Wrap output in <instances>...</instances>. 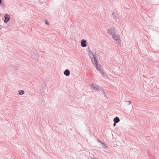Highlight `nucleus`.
<instances>
[{
    "label": "nucleus",
    "mask_w": 159,
    "mask_h": 159,
    "mask_svg": "<svg viewBox=\"0 0 159 159\" xmlns=\"http://www.w3.org/2000/svg\"><path fill=\"white\" fill-rule=\"evenodd\" d=\"M120 121V119L117 116H116L115 118H114L113 120L114 122H115L117 123H118Z\"/></svg>",
    "instance_id": "9"
},
{
    "label": "nucleus",
    "mask_w": 159,
    "mask_h": 159,
    "mask_svg": "<svg viewBox=\"0 0 159 159\" xmlns=\"http://www.w3.org/2000/svg\"><path fill=\"white\" fill-rule=\"evenodd\" d=\"M116 17V16L115 15H114L113 18L115 19V18Z\"/></svg>",
    "instance_id": "19"
},
{
    "label": "nucleus",
    "mask_w": 159,
    "mask_h": 159,
    "mask_svg": "<svg viewBox=\"0 0 159 159\" xmlns=\"http://www.w3.org/2000/svg\"><path fill=\"white\" fill-rule=\"evenodd\" d=\"M90 58L91 59V61L93 63L94 65L95 66L96 68L98 70L100 71L101 70V68L100 66H99L98 64V60L96 58V57L94 56V57H93L91 58V57H90Z\"/></svg>",
    "instance_id": "1"
},
{
    "label": "nucleus",
    "mask_w": 159,
    "mask_h": 159,
    "mask_svg": "<svg viewBox=\"0 0 159 159\" xmlns=\"http://www.w3.org/2000/svg\"><path fill=\"white\" fill-rule=\"evenodd\" d=\"M19 94L20 95H22L25 93V92L23 90H20L19 91Z\"/></svg>",
    "instance_id": "12"
},
{
    "label": "nucleus",
    "mask_w": 159,
    "mask_h": 159,
    "mask_svg": "<svg viewBox=\"0 0 159 159\" xmlns=\"http://www.w3.org/2000/svg\"><path fill=\"white\" fill-rule=\"evenodd\" d=\"M38 57V54L36 52L34 54H33L32 55V58L34 59H36V58Z\"/></svg>",
    "instance_id": "10"
},
{
    "label": "nucleus",
    "mask_w": 159,
    "mask_h": 159,
    "mask_svg": "<svg viewBox=\"0 0 159 159\" xmlns=\"http://www.w3.org/2000/svg\"><path fill=\"white\" fill-rule=\"evenodd\" d=\"M117 123H116L115 122H114V124H113V126H115L116 125V124Z\"/></svg>",
    "instance_id": "18"
},
{
    "label": "nucleus",
    "mask_w": 159,
    "mask_h": 159,
    "mask_svg": "<svg viewBox=\"0 0 159 159\" xmlns=\"http://www.w3.org/2000/svg\"><path fill=\"white\" fill-rule=\"evenodd\" d=\"M2 28V26L0 25V30H1Z\"/></svg>",
    "instance_id": "20"
},
{
    "label": "nucleus",
    "mask_w": 159,
    "mask_h": 159,
    "mask_svg": "<svg viewBox=\"0 0 159 159\" xmlns=\"http://www.w3.org/2000/svg\"><path fill=\"white\" fill-rule=\"evenodd\" d=\"M115 20L116 22H118L119 20V19L118 18L116 19Z\"/></svg>",
    "instance_id": "17"
},
{
    "label": "nucleus",
    "mask_w": 159,
    "mask_h": 159,
    "mask_svg": "<svg viewBox=\"0 0 159 159\" xmlns=\"http://www.w3.org/2000/svg\"><path fill=\"white\" fill-rule=\"evenodd\" d=\"M99 72H100V73L101 74V75L104 77V76L105 75V74L104 73L103 71L102 70H101L99 71Z\"/></svg>",
    "instance_id": "14"
},
{
    "label": "nucleus",
    "mask_w": 159,
    "mask_h": 159,
    "mask_svg": "<svg viewBox=\"0 0 159 159\" xmlns=\"http://www.w3.org/2000/svg\"><path fill=\"white\" fill-rule=\"evenodd\" d=\"M90 87L91 89H92L97 90L98 91H100V90L103 91V89H102L99 86L93 83H92L90 85Z\"/></svg>",
    "instance_id": "2"
},
{
    "label": "nucleus",
    "mask_w": 159,
    "mask_h": 159,
    "mask_svg": "<svg viewBox=\"0 0 159 159\" xmlns=\"http://www.w3.org/2000/svg\"><path fill=\"white\" fill-rule=\"evenodd\" d=\"M102 91V93H103V95H104V96L106 98V99H107L108 98H107V94H106L105 92L103 90Z\"/></svg>",
    "instance_id": "13"
},
{
    "label": "nucleus",
    "mask_w": 159,
    "mask_h": 159,
    "mask_svg": "<svg viewBox=\"0 0 159 159\" xmlns=\"http://www.w3.org/2000/svg\"><path fill=\"white\" fill-rule=\"evenodd\" d=\"M81 46L82 47H85L87 46V44L86 43V41L85 40L83 39L81 40Z\"/></svg>",
    "instance_id": "6"
},
{
    "label": "nucleus",
    "mask_w": 159,
    "mask_h": 159,
    "mask_svg": "<svg viewBox=\"0 0 159 159\" xmlns=\"http://www.w3.org/2000/svg\"><path fill=\"white\" fill-rule=\"evenodd\" d=\"M113 39H114V40L116 41V43H119V41H120V37L119 35H117L116 32H115L113 33L112 35Z\"/></svg>",
    "instance_id": "3"
},
{
    "label": "nucleus",
    "mask_w": 159,
    "mask_h": 159,
    "mask_svg": "<svg viewBox=\"0 0 159 159\" xmlns=\"http://www.w3.org/2000/svg\"><path fill=\"white\" fill-rule=\"evenodd\" d=\"M88 53H89V54L90 55L91 54H92V56H90V57H91V58L93 57H94V56L95 57H96V53H93L90 50V48H89V50H88Z\"/></svg>",
    "instance_id": "7"
},
{
    "label": "nucleus",
    "mask_w": 159,
    "mask_h": 159,
    "mask_svg": "<svg viewBox=\"0 0 159 159\" xmlns=\"http://www.w3.org/2000/svg\"><path fill=\"white\" fill-rule=\"evenodd\" d=\"M2 3V0H0V4Z\"/></svg>",
    "instance_id": "21"
},
{
    "label": "nucleus",
    "mask_w": 159,
    "mask_h": 159,
    "mask_svg": "<svg viewBox=\"0 0 159 159\" xmlns=\"http://www.w3.org/2000/svg\"><path fill=\"white\" fill-rule=\"evenodd\" d=\"M126 102H128L129 103V105H130L131 103V102L130 101H126Z\"/></svg>",
    "instance_id": "16"
},
{
    "label": "nucleus",
    "mask_w": 159,
    "mask_h": 159,
    "mask_svg": "<svg viewBox=\"0 0 159 159\" xmlns=\"http://www.w3.org/2000/svg\"><path fill=\"white\" fill-rule=\"evenodd\" d=\"M115 30V29L114 28H110L108 29L107 33L109 34L112 35L113 33L116 32Z\"/></svg>",
    "instance_id": "5"
},
{
    "label": "nucleus",
    "mask_w": 159,
    "mask_h": 159,
    "mask_svg": "<svg viewBox=\"0 0 159 159\" xmlns=\"http://www.w3.org/2000/svg\"><path fill=\"white\" fill-rule=\"evenodd\" d=\"M43 86L42 87V89H43Z\"/></svg>",
    "instance_id": "23"
},
{
    "label": "nucleus",
    "mask_w": 159,
    "mask_h": 159,
    "mask_svg": "<svg viewBox=\"0 0 159 159\" xmlns=\"http://www.w3.org/2000/svg\"><path fill=\"white\" fill-rule=\"evenodd\" d=\"M112 15H113V16H114V15H115L114 14V12H113V13H112Z\"/></svg>",
    "instance_id": "22"
},
{
    "label": "nucleus",
    "mask_w": 159,
    "mask_h": 159,
    "mask_svg": "<svg viewBox=\"0 0 159 159\" xmlns=\"http://www.w3.org/2000/svg\"><path fill=\"white\" fill-rule=\"evenodd\" d=\"M45 23L47 25H49V22L47 20H45Z\"/></svg>",
    "instance_id": "15"
},
{
    "label": "nucleus",
    "mask_w": 159,
    "mask_h": 159,
    "mask_svg": "<svg viewBox=\"0 0 159 159\" xmlns=\"http://www.w3.org/2000/svg\"><path fill=\"white\" fill-rule=\"evenodd\" d=\"M64 74L66 76H68L70 74V71L68 69L66 70L64 72Z\"/></svg>",
    "instance_id": "8"
},
{
    "label": "nucleus",
    "mask_w": 159,
    "mask_h": 159,
    "mask_svg": "<svg viewBox=\"0 0 159 159\" xmlns=\"http://www.w3.org/2000/svg\"><path fill=\"white\" fill-rule=\"evenodd\" d=\"M98 142L100 143H101L102 144V146L103 148H107V145L105 143H103L100 141H99L98 140Z\"/></svg>",
    "instance_id": "11"
},
{
    "label": "nucleus",
    "mask_w": 159,
    "mask_h": 159,
    "mask_svg": "<svg viewBox=\"0 0 159 159\" xmlns=\"http://www.w3.org/2000/svg\"><path fill=\"white\" fill-rule=\"evenodd\" d=\"M4 22L6 23L10 20L11 18L9 15L6 14L4 16Z\"/></svg>",
    "instance_id": "4"
}]
</instances>
